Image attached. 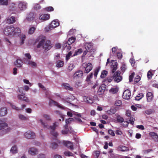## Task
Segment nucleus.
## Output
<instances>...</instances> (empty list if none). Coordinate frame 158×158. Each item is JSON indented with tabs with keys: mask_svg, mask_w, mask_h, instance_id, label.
<instances>
[{
	"mask_svg": "<svg viewBox=\"0 0 158 158\" xmlns=\"http://www.w3.org/2000/svg\"><path fill=\"white\" fill-rule=\"evenodd\" d=\"M3 33L5 35L12 37L19 36L21 31L19 27H14L13 26L10 25L6 27L3 30Z\"/></svg>",
	"mask_w": 158,
	"mask_h": 158,
	"instance_id": "f257e3e1",
	"label": "nucleus"
},
{
	"mask_svg": "<svg viewBox=\"0 0 158 158\" xmlns=\"http://www.w3.org/2000/svg\"><path fill=\"white\" fill-rule=\"evenodd\" d=\"M38 121L39 123H41L44 127L47 128L51 130V133L52 136L55 137H56L58 136V134L57 133L54 131L56 129V127L58 126L59 125V123L58 122H56L53 124L52 126H51L49 127L43 121L42 119H40L38 120Z\"/></svg>",
	"mask_w": 158,
	"mask_h": 158,
	"instance_id": "f03ea898",
	"label": "nucleus"
},
{
	"mask_svg": "<svg viewBox=\"0 0 158 158\" xmlns=\"http://www.w3.org/2000/svg\"><path fill=\"white\" fill-rule=\"evenodd\" d=\"M37 48L42 47L44 52L49 50L51 48V42L50 40H46V38L44 36L41 37V40L39 41L37 45Z\"/></svg>",
	"mask_w": 158,
	"mask_h": 158,
	"instance_id": "7ed1b4c3",
	"label": "nucleus"
},
{
	"mask_svg": "<svg viewBox=\"0 0 158 158\" xmlns=\"http://www.w3.org/2000/svg\"><path fill=\"white\" fill-rule=\"evenodd\" d=\"M18 8L21 11H23L26 9L27 3L24 1H20L17 3Z\"/></svg>",
	"mask_w": 158,
	"mask_h": 158,
	"instance_id": "20e7f679",
	"label": "nucleus"
},
{
	"mask_svg": "<svg viewBox=\"0 0 158 158\" xmlns=\"http://www.w3.org/2000/svg\"><path fill=\"white\" fill-rule=\"evenodd\" d=\"M3 130L2 131L4 134L9 132L11 130V128L8 127L7 124L5 123H0V130Z\"/></svg>",
	"mask_w": 158,
	"mask_h": 158,
	"instance_id": "39448f33",
	"label": "nucleus"
},
{
	"mask_svg": "<svg viewBox=\"0 0 158 158\" xmlns=\"http://www.w3.org/2000/svg\"><path fill=\"white\" fill-rule=\"evenodd\" d=\"M3 130L2 131L4 134L9 132L11 130V128L8 127L7 124L5 123H0V130Z\"/></svg>",
	"mask_w": 158,
	"mask_h": 158,
	"instance_id": "423d86ee",
	"label": "nucleus"
},
{
	"mask_svg": "<svg viewBox=\"0 0 158 158\" xmlns=\"http://www.w3.org/2000/svg\"><path fill=\"white\" fill-rule=\"evenodd\" d=\"M82 66L85 69L84 73H88L93 69V65L90 63H83Z\"/></svg>",
	"mask_w": 158,
	"mask_h": 158,
	"instance_id": "0eeeda50",
	"label": "nucleus"
},
{
	"mask_svg": "<svg viewBox=\"0 0 158 158\" xmlns=\"http://www.w3.org/2000/svg\"><path fill=\"white\" fill-rule=\"evenodd\" d=\"M50 18V15L48 14H44L40 15L39 19L37 18L35 19V22L37 23V20L38 19L41 21H45L48 20Z\"/></svg>",
	"mask_w": 158,
	"mask_h": 158,
	"instance_id": "6e6552de",
	"label": "nucleus"
},
{
	"mask_svg": "<svg viewBox=\"0 0 158 158\" xmlns=\"http://www.w3.org/2000/svg\"><path fill=\"white\" fill-rule=\"evenodd\" d=\"M74 99V97L73 95H71L68 97H65L64 98L61 99V100L63 103L66 105H69L71 104L70 102L73 101Z\"/></svg>",
	"mask_w": 158,
	"mask_h": 158,
	"instance_id": "1a4fd4ad",
	"label": "nucleus"
},
{
	"mask_svg": "<svg viewBox=\"0 0 158 158\" xmlns=\"http://www.w3.org/2000/svg\"><path fill=\"white\" fill-rule=\"evenodd\" d=\"M24 135L25 138L28 139H33L35 137V133L30 131L25 132Z\"/></svg>",
	"mask_w": 158,
	"mask_h": 158,
	"instance_id": "9d476101",
	"label": "nucleus"
},
{
	"mask_svg": "<svg viewBox=\"0 0 158 158\" xmlns=\"http://www.w3.org/2000/svg\"><path fill=\"white\" fill-rule=\"evenodd\" d=\"M19 94L17 96V98L21 100L25 101L27 102H29L30 100L28 98L25 96V94Z\"/></svg>",
	"mask_w": 158,
	"mask_h": 158,
	"instance_id": "9b49d317",
	"label": "nucleus"
},
{
	"mask_svg": "<svg viewBox=\"0 0 158 158\" xmlns=\"http://www.w3.org/2000/svg\"><path fill=\"white\" fill-rule=\"evenodd\" d=\"M120 73L119 72H116L114 74V81L116 82H120L122 80V77L120 75Z\"/></svg>",
	"mask_w": 158,
	"mask_h": 158,
	"instance_id": "f8f14e48",
	"label": "nucleus"
},
{
	"mask_svg": "<svg viewBox=\"0 0 158 158\" xmlns=\"http://www.w3.org/2000/svg\"><path fill=\"white\" fill-rule=\"evenodd\" d=\"M131 96L130 91L129 89L125 90L123 95V98L125 99H129L130 98Z\"/></svg>",
	"mask_w": 158,
	"mask_h": 158,
	"instance_id": "ddd939ff",
	"label": "nucleus"
},
{
	"mask_svg": "<svg viewBox=\"0 0 158 158\" xmlns=\"http://www.w3.org/2000/svg\"><path fill=\"white\" fill-rule=\"evenodd\" d=\"M106 85L104 84L101 85L99 87L98 91V93L99 95H101L104 94L106 89Z\"/></svg>",
	"mask_w": 158,
	"mask_h": 158,
	"instance_id": "4468645a",
	"label": "nucleus"
},
{
	"mask_svg": "<svg viewBox=\"0 0 158 158\" xmlns=\"http://www.w3.org/2000/svg\"><path fill=\"white\" fill-rule=\"evenodd\" d=\"M49 105L51 106L53 105L56 106L58 108L61 109H63L64 108V107L61 105L60 104L51 99H50L49 100Z\"/></svg>",
	"mask_w": 158,
	"mask_h": 158,
	"instance_id": "2eb2a0df",
	"label": "nucleus"
},
{
	"mask_svg": "<svg viewBox=\"0 0 158 158\" xmlns=\"http://www.w3.org/2000/svg\"><path fill=\"white\" fill-rule=\"evenodd\" d=\"M28 153L31 155L34 156L37 154L38 150L37 149L34 148H30L28 149Z\"/></svg>",
	"mask_w": 158,
	"mask_h": 158,
	"instance_id": "dca6fc26",
	"label": "nucleus"
},
{
	"mask_svg": "<svg viewBox=\"0 0 158 158\" xmlns=\"http://www.w3.org/2000/svg\"><path fill=\"white\" fill-rule=\"evenodd\" d=\"M49 24L50 27L53 29L59 26V23L58 20L56 19L52 21Z\"/></svg>",
	"mask_w": 158,
	"mask_h": 158,
	"instance_id": "f3484780",
	"label": "nucleus"
},
{
	"mask_svg": "<svg viewBox=\"0 0 158 158\" xmlns=\"http://www.w3.org/2000/svg\"><path fill=\"white\" fill-rule=\"evenodd\" d=\"M36 15L33 13H30L26 17V19L29 21L33 20L35 18Z\"/></svg>",
	"mask_w": 158,
	"mask_h": 158,
	"instance_id": "a211bd4d",
	"label": "nucleus"
},
{
	"mask_svg": "<svg viewBox=\"0 0 158 158\" xmlns=\"http://www.w3.org/2000/svg\"><path fill=\"white\" fill-rule=\"evenodd\" d=\"M63 143L64 145L70 149H73V145L71 142L68 141H63Z\"/></svg>",
	"mask_w": 158,
	"mask_h": 158,
	"instance_id": "6ab92c4d",
	"label": "nucleus"
},
{
	"mask_svg": "<svg viewBox=\"0 0 158 158\" xmlns=\"http://www.w3.org/2000/svg\"><path fill=\"white\" fill-rule=\"evenodd\" d=\"M7 113V109L6 107H2L0 108V116H5Z\"/></svg>",
	"mask_w": 158,
	"mask_h": 158,
	"instance_id": "aec40b11",
	"label": "nucleus"
},
{
	"mask_svg": "<svg viewBox=\"0 0 158 158\" xmlns=\"http://www.w3.org/2000/svg\"><path fill=\"white\" fill-rule=\"evenodd\" d=\"M84 101L89 103H92L94 102V99L91 97H82Z\"/></svg>",
	"mask_w": 158,
	"mask_h": 158,
	"instance_id": "412c9836",
	"label": "nucleus"
},
{
	"mask_svg": "<svg viewBox=\"0 0 158 158\" xmlns=\"http://www.w3.org/2000/svg\"><path fill=\"white\" fill-rule=\"evenodd\" d=\"M83 72L81 70H78L76 71L73 75L74 78H77L81 77L83 75Z\"/></svg>",
	"mask_w": 158,
	"mask_h": 158,
	"instance_id": "4be33fe9",
	"label": "nucleus"
},
{
	"mask_svg": "<svg viewBox=\"0 0 158 158\" xmlns=\"http://www.w3.org/2000/svg\"><path fill=\"white\" fill-rule=\"evenodd\" d=\"M25 63L33 68L37 66V64L35 62L30 60H27Z\"/></svg>",
	"mask_w": 158,
	"mask_h": 158,
	"instance_id": "5701e85b",
	"label": "nucleus"
},
{
	"mask_svg": "<svg viewBox=\"0 0 158 158\" xmlns=\"http://www.w3.org/2000/svg\"><path fill=\"white\" fill-rule=\"evenodd\" d=\"M62 87L67 90L72 91L73 90V88L69 84L63 83L62 84Z\"/></svg>",
	"mask_w": 158,
	"mask_h": 158,
	"instance_id": "b1692460",
	"label": "nucleus"
},
{
	"mask_svg": "<svg viewBox=\"0 0 158 158\" xmlns=\"http://www.w3.org/2000/svg\"><path fill=\"white\" fill-rule=\"evenodd\" d=\"M67 114L68 116L70 117H72L73 114L76 115L78 117H81V114L80 113L74 112L73 110H71L70 111L68 112Z\"/></svg>",
	"mask_w": 158,
	"mask_h": 158,
	"instance_id": "393cba45",
	"label": "nucleus"
},
{
	"mask_svg": "<svg viewBox=\"0 0 158 158\" xmlns=\"http://www.w3.org/2000/svg\"><path fill=\"white\" fill-rule=\"evenodd\" d=\"M23 62L22 60L20 59H17L14 62V64L17 67H21L23 64Z\"/></svg>",
	"mask_w": 158,
	"mask_h": 158,
	"instance_id": "a878e982",
	"label": "nucleus"
},
{
	"mask_svg": "<svg viewBox=\"0 0 158 158\" xmlns=\"http://www.w3.org/2000/svg\"><path fill=\"white\" fill-rule=\"evenodd\" d=\"M153 96L151 92H148L146 94L147 101L148 102H151L153 99Z\"/></svg>",
	"mask_w": 158,
	"mask_h": 158,
	"instance_id": "bb28decb",
	"label": "nucleus"
},
{
	"mask_svg": "<svg viewBox=\"0 0 158 158\" xmlns=\"http://www.w3.org/2000/svg\"><path fill=\"white\" fill-rule=\"evenodd\" d=\"M6 22L9 24H13L16 21L15 18V17L11 16L10 18H7L6 20Z\"/></svg>",
	"mask_w": 158,
	"mask_h": 158,
	"instance_id": "cd10ccee",
	"label": "nucleus"
},
{
	"mask_svg": "<svg viewBox=\"0 0 158 158\" xmlns=\"http://www.w3.org/2000/svg\"><path fill=\"white\" fill-rule=\"evenodd\" d=\"M149 135L155 141H157L158 139V135L154 132H151L149 133Z\"/></svg>",
	"mask_w": 158,
	"mask_h": 158,
	"instance_id": "c85d7f7f",
	"label": "nucleus"
},
{
	"mask_svg": "<svg viewBox=\"0 0 158 158\" xmlns=\"http://www.w3.org/2000/svg\"><path fill=\"white\" fill-rule=\"evenodd\" d=\"M64 64V62L61 60H58L56 62V66L57 67L60 68L62 67Z\"/></svg>",
	"mask_w": 158,
	"mask_h": 158,
	"instance_id": "c756f323",
	"label": "nucleus"
},
{
	"mask_svg": "<svg viewBox=\"0 0 158 158\" xmlns=\"http://www.w3.org/2000/svg\"><path fill=\"white\" fill-rule=\"evenodd\" d=\"M116 110L114 107H112L109 110H107L106 113L107 114L112 115L114 114L116 112Z\"/></svg>",
	"mask_w": 158,
	"mask_h": 158,
	"instance_id": "7c9ffc66",
	"label": "nucleus"
},
{
	"mask_svg": "<svg viewBox=\"0 0 158 158\" xmlns=\"http://www.w3.org/2000/svg\"><path fill=\"white\" fill-rule=\"evenodd\" d=\"M118 88L117 86H114L109 90V92L112 94H115L118 92Z\"/></svg>",
	"mask_w": 158,
	"mask_h": 158,
	"instance_id": "2f4dec72",
	"label": "nucleus"
},
{
	"mask_svg": "<svg viewBox=\"0 0 158 158\" xmlns=\"http://www.w3.org/2000/svg\"><path fill=\"white\" fill-rule=\"evenodd\" d=\"M117 149L119 151H122L123 152H124L129 150V149L128 148L123 146L120 145L117 148Z\"/></svg>",
	"mask_w": 158,
	"mask_h": 158,
	"instance_id": "473e14b6",
	"label": "nucleus"
},
{
	"mask_svg": "<svg viewBox=\"0 0 158 158\" xmlns=\"http://www.w3.org/2000/svg\"><path fill=\"white\" fill-rule=\"evenodd\" d=\"M85 48L87 50H89L92 49L93 47V45L91 43H86L85 44Z\"/></svg>",
	"mask_w": 158,
	"mask_h": 158,
	"instance_id": "72a5a7b5",
	"label": "nucleus"
},
{
	"mask_svg": "<svg viewBox=\"0 0 158 158\" xmlns=\"http://www.w3.org/2000/svg\"><path fill=\"white\" fill-rule=\"evenodd\" d=\"M111 68L112 69L113 73H114L117 69V62H115L114 63H113L111 66Z\"/></svg>",
	"mask_w": 158,
	"mask_h": 158,
	"instance_id": "f704fd0d",
	"label": "nucleus"
},
{
	"mask_svg": "<svg viewBox=\"0 0 158 158\" xmlns=\"http://www.w3.org/2000/svg\"><path fill=\"white\" fill-rule=\"evenodd\" d=\"M10 151L12 153H15L17 152L18 150L17 146L15 145L12 146L10 150Z\"/></svg>",
	"mask_w": 158,
	"mask_h": 158,
	"instance_id": "c9c22d12",
	"label": "nucleus"
},
{
	"mask_svg": "<svg viewBox=\"0 0 158 158\" xmlns=\"http://www.w3.org/2000/svg\"><path fill=\"white\" fill-rule=\"evenodd\" d=\"M71 44H68V43L66 42H64L63 44V46L64 47H65V48L68 50H69L71 48V47L70 46Z\"/></svg>",
	"mask_w": 158,
	"mask_h": 158,
	"instance_id": "e433bc0d",
	"label": "nucleus"
},
{
	"mask_svg": "<svg viewBox=\"0 0 158 158\" xmlns=\"http://www.w3.org/2000/svg\"><path fill=\"white\" fill-rule=\"evenodd\" d=\"M36 29V28L34 27H31L28 30V33L29 34H33Z\"/></svg>",
	"mask_w": 158,
	"mask_h": 158,
	"instance_id": "4c0bfd02",
	"label": "nucleus"
},
{
	"mask_svg": "<svg viewBox=\"0 0 158 158\" xmlns=\"http://www.w3.org/2000/svg\"><path fill=\"white\" fill-rule=\"evenodd\" d=\"M144 96L143 93L139 94L135 97V100L139 101Z\"/></svg>",
	"mask_w": 158,
	"mask_h": 158,
	"instance_id": "58836bf2",
	"label": "nucleus"
},
{
	"mask_svg": "<svg viewBox=\"0 0 158 158\" xmlns=\"http://www.w3.org/2000/svg\"><path fill=\"white\" fill-rule=\"evenodd\" d=\"M100 70V68L99 67H98L94 71V76L96 78L98 74V73Z\"/></svg>",
	"mask_w": 158,
	"mask_h": 158,
	"instance_id": "ea45409f",
	"label": "nucleus"
},
{
	"mask_svg": "<svg viewBox=\"0 0 158 158\" xmlns=\"http://www.w3.org/2000/svg\"><path fill=\"white\" fill-rule=\"evenodd\" d=\"M26 39V36L24 34H22L20 36V39L21 40L20 44L21 45L23 44L24 43V41Z\"/></svg>",
	"mask_w": 158,
	"mask_h": 158,
	"instance_id": "a19ab883",
	"label": "nucleus"
},
{
	"mask_svg": "<svg viewBox=\"0 0 158 158\" xmlns=\"http://www.w3.org/2000/svg\"><path fill=\"white\" fill-rule=\"evenodd\" d=\"M107 72L106 70L103 71L101 74L100 77L101 78H105L107 75Z\"/></svg>",
	"mask_w": 158,
	"mask_h": 158,
	"instance_id": "79ce46f5",
	"label": "nucleus"
},
{
	"mask_svg": "<svg viewBox=\"0 0 158 158\" xmlns=\"http://www.w3.org/2000/svg\"><path fill=\"white\" fill-rule=\"evenodd\" d=\"M93 73H91L90 74L88 75L86 79V81L88 82H89L91 79L93 77Z\"/></svg>",
	"mask_w": 158,
	"mask_h": 158,
	"instance_id": "37998d69",
	"label": "nucleus"
},
{
	"mask_svg": "<svg viewBox=\"0 0 158 158\" xmlns=\"http://www.w3.org/2000/svg\"><path fill=\"white\" fill-rule=\"evenodd\" d=\"M19 118L21 120H26L27 119V118L22 114H19L18 116Z\"/></svg>",
	"mask_w": 158,
	"mask_h": 158,
	"instance_id": "c03bdc74",
	"label": "nucleus"
},
{
	"mask_svg": "<svg viewBox=\"0 0 158 158\" xmlns=\"http://www.w3.org/2000/svg\"><path fill=\"white\" fill-rule=\"evenodd\" d=\"M75 38L73 37H71L69 39L67 43L68 44H71L75 41Z\"/></svg>",
	"mask_w": 158,
	"mask_h": 158,
	"instance_id": "a18cd8bd",
	"label": "nucleus"
},
{
	"mask_svg": "<svg viewBox=\"0 0 158 158\" xmlns=\"http://www.w3.org/2000/svg\"><path fill=\"white\" fill-rule=\"evenodd\" d=\"M152 70H150L147 73V77L148 79H151L152 76L153 75L152 72Z\"/></svg>",
	"mask_w": 158,
	"mask_h": 158,
	"instance_id": "49530a36",
	"label": "nucleus"
},
{
	"mask_svg": "<svg viewBox=\"0 0 158 158\" xmlns=\"http://www.w3.org/2000/svg\"><path fill=\"white\" fill-rule=\"evenodd\" d=\"M43 117L47 120L50 121L51 120V118L50 116L46 114H44L43 115Z\"/></svg>",
	"mask_w": 158,
	"mask_h": 158,
	"instance_id": "de8ad7c7",
	"label": "nucleus"
},
{
	"mask_svg": "<svg viewBox=\"0 0 158 158\" xmlns=\"http://www.w3.org/2000/svg\"><path fill=\"white\" fill-rule=\"evenodd\" d=\"M82 52V50L80 48L77 50L76 51L73 56H75L76 55L80 54Z\"/></svg>",
	"mask_w": 158,
	"mask_h": 158,
	"instance_id": "09e8293b",
	"label": "nucleus"
},
{
	"mask_svg": "<svg viewBox=\"0 0 158 158\" xmlns=\"http://www.w3.org/2000/svg\"><path fill=\"white\" fill-rule=\"evenodd\" d=\"M100 154V152L99 151H95L93 153V155L94 157V158H98Z\"/></svg>",
	"mask_w": 158,
	"mask_h": 158,
	"instance_id": "8fccbe9b",
	"label": "nucleus"
},
{
	"mask_svg": "<svg viewBox=\"0 0 158 158\" xmlns=\"http://www.w3.org/2000/svg\"><path fill=\"white\" fill-rule=\"evenodd\" d=\"M7 0H0V4L2 5H6L8 4Z\"/></svg>",
	"mask_w": 158,
	"mask_h": 158,
	"instance_id": "3c124183",
	"label": "nucleus"
},
{
	"mask_svg": "<svg viewBox=\"0 0 158 158\" xmlns=\"http://www.w3.org/2000/svg\"><path fill=\"white\" fill-rule=\"evenodd\" d=\"M52 29H53L52 28L50 27V25L49 24L48 26L45 28L44 30L46 32H48Z\"/></svg>",
	"mask_w": 158,
	"mask_h": 158,
	"instance_id": "603ef678",
	"label": "nucleus"
},
{
	"mask_svg": "<svg viewBox=\"0 0 158 158\" xmlns=\"http://www.w3.org/2000/svg\"><path fill=\"white\" fill-rule=\"evenodd\" d=\"M74 67V64L73 63H70L68 67V69L71 71L73 69Z\"/></svg>",
	"mask_w": 158,
	"mask_h": 158,
	"instance_id": "864d4df0",
	"label": "nucleus"
},
{
	"mask_svg": "<svg viewBox=\"0 0 158 158\" xmlns=\"http://www.w3.org/2000/svg\"><path fill=\"white\" fill-rule=\"evenodd\" d=\"M23 81L24 83L29 85L30 86H31L33 85V83H30L28 80L24 79H23Z\"/></svg>",
	"mask_w": 158,
	"mask_h": 158,
	"instance_id": "5fc2aeb1",
	"label": "nucleus"
},
{
	"mask_svg": "<svg viewBox=\"0 0 158 158\" xmlns=\"http://www.w3.org/2000/svg\"><path fill=\"white\" fill-rule=\"evenodd\" d=\"M122 104V102L120 100H117L115 102L114 104L116 106H120Z\"/></svg>",
	"mask_w": 158,
	"mask_h": 158,
	"instance_id": "6e6d98bb",
	"label": "nucleus"
},
{
	"mask_svg": "<svg viewBox=\"0 0 158 158\" xmlns=\"http://www.w3.org/2000/svg\"><path fill=\"white\" fill-rule=\"evenodd\" d=\"M25 57L27 59V60H30L31 58V56L29 53H26L24 54Z\"/></svg>",
	"mask_w": 158,
	"mask_h": 158,
	"instance_id": "4d7b16f0",
	"label": "nucleus"
},
{
	"mask_svg": "<svg viewBox=\"0 0 158 158\" xmlns=\"http://www.w3.org/2000/svg\"><path fill=\"white\" fill-rule=\"evenodd\" d=\"M64 154L66 156H73V154L69 151H66L64 152Z\"/></svg>",
	"mask_w": 158,
	"mask_h": 158,
	"instance_id": "13d9d810",
	"label": "nucleus"
},
{
	"mask_svg": "<svg viewBox=\"0 0 158 158\" xmlns=\"http://www.w3.org/2000/svg\"><path fill=\"white\" fill-rule=\"evenodd\" d=\"M45 10L48 11H51L54 10V9L52 6H49L45 8Z\"/></svg>",
	"mask_w": 158,
	"mask_h": 158,
	"instance_id": "bf43d9fd",
	"label": "nucleus"
},
{
	"mask_svg": "<svg viewBox=\"0 0 158 158\" xmlns=\"http://www.w3.org/2000/svg\"><path fill=\"white\" fill-rule=\"evenodd\" d=\"M140 77L139 76H137L134 80V82L137 83L140 80Z\"/></svg>",
	"mask_w": 158,
	"mask_h": 158,
	"instance_id": "052dcab7",
	"label": "nucleus"
},
{
	"mask_svg": "<svg viewBox=\"0 0 158 158\" xmlns=\"http://www.w3.org/2000/svg\"><path fill=\"white\" fill-rule=\"evenodd\" d=\"M72 53L71 52H70L66 56V60L67 61L70 59Z\"/></svg>",
	"mask_w": 158,
	"mask_h": 158,
	"instance_id": "680f3d73",
	"label": "nucleus"
},
{
	"mask_svg": "<svg viewBox=\"0 0 158 158\" xmlns=\"http://www.w3.org/2000/svg\"><path fill=\"white\" fill-rule=\"evenodd\" d=\"M117 120L119 122L122 123L123 122L124 119L121 116H118L117 117Z\"/></svg>",
	"mask_w": 158,
	"mask_h": 158,
	"instance_id": "e2e57ef3",
	"label": "nucleus"
},
{
	"mask_svg": "<svg viewBox=\"0 0 158 158\" xmlns=\"http://www.w3.org/2000/svg\"><path fill=\"white\" fill-rule=\"evenodd\" d=\"M130 62L131 63V65L133 66L134 64L135 63V60L133 58H132L130 59Z\"/></svg>",
	"mask_w": 158,
	"mask_h": 158,
	"instance_id": "0e129e2a",
	"label": "nucleus"
},
{
	"mask_svg": "<svg viewBox=\"0 0 158 158\" xmlns=\"http://www.w3.org/2000/svg\"><path fill=\"white\" fill-rule=\"evenodd\" d=\"M34 8L36 10H38L40 9L41 7L40 5L38 4H36L35 5Z\"/></svg>",
	"mask_w": 158,
	"mask_h": 158,
	"instance_id": "69168bd1",
	"label": "nucleus"
},
{
	"mask_svg": "<svg viewBox=\"0 0 158 158\" xmlns=\"http://www.w3.org/2000/svg\"><path fill=\"white\" fill-rule=\"evenodd\" d=\"M51 146L53 149H55L57 147L58 145L57 143H52Z\"/></svg>",
	"mask_w": 158,
	"mask_h": 158,
	"instance_id": "338daca9",
	"label": "nucleus"
},
{
	"mask_svg": "<svg viewBox=\"0 0 158 158\" xmlns=\"http://www.w3.org/2000/svg\"><path fill=\"white\" fill-rule=\"evenodd\" d=\"M38 158H46V155L43 154H40L38 155Z\"/></svg>",
	"mask_w": 158,
	"mask_h": 158,
	"instance_id": "774afa93",
	"label": "nucleus"
}]
</instances>
